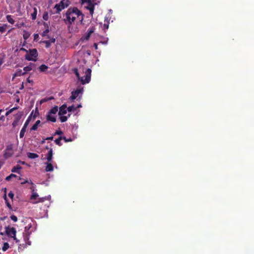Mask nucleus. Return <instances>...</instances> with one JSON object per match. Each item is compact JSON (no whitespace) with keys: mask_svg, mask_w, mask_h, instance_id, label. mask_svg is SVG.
I'll use <instances>...</instances> for the list:
<instances>
[{"mask_svg":"<svg viewBox=\"0 0 254 254\" xmlns=\"http://www.w3.org/2000/svg\"><path fill=\"white\" fill-rule=\"evenodd\" d=\"M80 15H82V13L77 7H70L65 13L64 21L66 24H71Z\"/></svg>","mask_w":254,"mask_h":254,"instance_id":"nucleus-1","label":"nucleus"},{"mask_svg":"<svg viewBox=\"0 0 254 254\" xmlns=\"http://www.w3.org/2000/svg\"><path fill=\"white\" fill-rule=\"evenodd\" d=\"M74 73L76 75L77 78L80 81L82 84H85L86 83H88L90 82L91 79V70L90 68H88L86 69L85 71V74L83 77H80L79 75V73L78 71V69L77 68H74Z\"/></svg>","mask_w":254,"mask_h":254,"instance_id":"nucleus-2","label":"nucleus"},{"mask_svg":"<svg viewBox=\"0 0 254 254\" xmlns=\"http://www.w3.org/2000/svg\"><path fill=\"white\" fill-rule=\"evenodd\" d=\"M70 3L69 0H62L60 3L55 5L54 8L56 9L55 13H60L62 10L67 7Z\"/></svg>","mask_w":254,"mask_h":254,"instance_id":"nucleus-3","label":"nucleus"},{"mask_svg":"<svg viewBox=\"0 0 254 254\" xmlns=\"http://www.w3.org/2000/svg\"><path fill=\"white\" fill-rule=\"evenodd\" d=\"M38 55V52L36 49H29L28 52L25 55V58L28 61H36Z\"/></svg>","mask_w":254,"mask_h":254,"instance_id":"nucleus-4","label":"nucleus"},{"mask_svg":"<svg viewBox=\"0 0 254 254\" xmlns=\"http://www.w3.org/2000/svg\"><path fill=\"white\" fill-rule=\"evenodd\" d=\"M5 229V234L7 236L13 238L14 240H15L16 242H18L19 241L16 237V231L15 228L11 227L8 226H6Z\"/></svg>","mask_w":254,"mask_h":254,"instance_id":"nucleus-5","label":"nucleus"},{"mask_svg":"<svg viewBox=\"0 0 254 254\" xmlns=\"http://www.w3.org/2000/svg\"><path fill=\"white\" fill-rule=\"evenodd\" d=\"M13 145L12 144H9L6 146V148L4 151L3 157L7 159L11 157L14 154Z\"/></svg>","mask_w":254,"mask_h":254,"instance_id":"nucleus-6","label":"nucleus"},{"mask_svg":"<svg viewBox=\"0 0 254 254\" xmlns=\"http://www.w3.org/2000/svg\"><path fill=\"white\" fill-rule=\"evenodd\" d=\"M83 92V88H78L75 91L71 92V95L70 97V99L72 101L75 99L80 94L81 95Z\"/></svg>","mask_w":254,"mask_h":254,"instance_id":"nucleus-7","label":"nucleus"},{"mask_svg":"<svg viewBox=\"0 0 254 254\" xmlns=\"http://www.w3.org/2000/svg\"><path fill=\"white\" fill-rule=\"evenodd\" d=\"M36 69L37 67L36 64L32 63H30L28 65L25 66L23 68V70L25 71L26 73L31 70H35Z\"/></svg>","mask_w":254,"mask_h":254,"instance_id":"nucleus-8","label":"nucleus"},{"mask_svg":"<svg viewBox=\"0 0 254 254\" xmlns=\"http://www.w3.org/2000/svg\"><path fill=\"white\" fill-rule=\"evenodd\" d=\"M56 39L54 38L50 39L49 40H45L41 41V43H44L45 44V47L49 48L51 46L52 43H55Z\"/></svg>","mask_w":254,"mask_h":254,"instance_id":"nucleus-9","label":"nucleus"},{"mask_svg":"<svg viewBox=\"0 0 254 254\" xmlns=\"http://www.w3.org/2000/svg\"><path fill=\"white\" fill-rule=\"evenodd\" d=\"M67 107L65 104L63 105L59 108V116L64 115L67 113Z\"/></svg>","mask_w":254,"mask_h":254,"instance_id":"nucleus-10","label":"nucleus"},{"mask_svg":"<svg viewBox=\"0 0 254 254\" xmlns=\"http://www.w3.org/2000/svg\"><path fill=\"white\" fill-rule=\"evenodd\" d=\"M81 3H84L85 2L88 3V6L87 8L89 9L90 8H94V4L92 2L91 0H81Z\"/></svg>","mask_w":254,"mask_h":254,"instance_id":"nucleus-11","label":"nucleus"},{"mask_svg":"<svg viewBox=\"0 0 254 254\" xmlns=\"http://www.w3.org/2000/svg\"><path fill=\"white\" fill-rule=\"evenodd\" d=\"M47 165L45 167V171L46 172H52L54 170V167L53 165L51 162H48L46 163Z\"/></svg>","mask_w":254,"mask_h":254,"instance_id":"nucleus-12","label":"nucleus"},{"mask_svg":"<svg viewBox=\"0 0 254 254\" xmlns=\"http://www.w3.org/2000/svg\"><path fill=\"white\" fill-rule=\"evenodd\" d=\"M53 149L51 148L47 155V159L48 162H51L53 158Z\"/></svg>","mask_w":254,"mask_h":254,"instance_id":"nucleus-13","label":"nucleus"},{"mask_svg":"<svg viewBox=\"0 0 254 254\" xmlns=\"http://www.w3.org/2000/svg\"><path fill=\"white\" fill-rule=\"evenodd\" d=\"M47 120L48 121H51L53 123H55L56 122V118L55 116H53L52 114H48L47 115Z\"/></svg>","mask_w":254,"mask_h":254,"instance_id":"nucleus-14","label":"nucleus"},{"mask_svg":"<svg viewBox=\"0 0 254 254\" xmlns=\"http://www.w3.org/2000/svg\"><path fill=\"white\" fill-rule=\"evenodd\" d=\"M21 169H22V167L20 165H17L12 168V169H11V172L19 174L20 173L19 170Z\"/></svg>","mask_w":254,"mask_h":254,"instance_id":"nucleus-15","label":"nucleus"},{"mask_svg":"<svg viewBox=\"0 0 254 254\" xmlns=\"http://www.w3.org/2000/svg\"><path fill=\"white\" fill-rule=\"evenodd\" d=\"M27 157L30 159H35L38 158L39 155L35 153L28 152L27 153Z\"/></svg>","mask_w":254,"mask_h":254,"instance_id":"nucleus-16","label":"nucleus"},{"mask_svg":"<svg viewBox=\"0 0 254 254\" xmlns=\"http://www.w3.org/2000/svg\"><path fill=\"white\" fill-rule=\"evenodd\" d=\"M58 111V107L57 106H55L50 110L48 113L50 114H56L57 113Z\"/></svg>","mask_w":254,"mask_h":254,"instance_id":"nucleus-17","label":"nucleus"},{"mask_svg":"<svg viewBox=\"0 0 254 254\" xmlns=\"http://www.w3.org/2000/svg\"><path fill=\"white\" fill-rule=\"evenodd\" d=\"M41 121L40 120H37L35 124L31 128V130H36L37 129L38 127L40 124Z\"/></svg>","mask_w":254,"mask_h":254,"instance_id":"nucleus-18","label":"nucleus"},{"mask_svg":"<svg viewBox=\"0 0 254 254\" xmlns=\"http://www.w3.org/2000/svg\"><path fill=\"white\" fill-rule=\"evenodd\" d=\"M33 12L31 13V18L32 20H35L37 17V10L36 7L33 8Z\"/></svg>","mask_w":254,"mask_h":254,"instance_id":"nucleus-19","label":"nucleus"},{"mask_svg":"<svg viewBox=\"0 0 254 254\" xmlns=\"http://www.w3.org/2000/svg\"><path fill=\"white\" fill-rule=\"evenodd\" d=\"M30 189L32 190V194L31 196V199H36L38 196V195L36 192H34V188H30Z\"/></svg>","mask_w":254,"mask_h":254,"instance_id":"nucleus-20","label":"nucleus"},{"mask_svg":"<svg viewBox=\"0 0 254 254\" xmlns=\"http://www.w3.org/2000/svg\"><path fill=\"white\" fill-rule=\"evenodd\" d=\"M6 19H7V21L9 23H10V24H13L14 23L15 21L13 19V18H12L11 15H6Z\"/></svg>","mask_w":254,"mask_h":254,"instance_id":"nucleus-21","label":"nucleus"},{"mask_svg":"<svg viewBox=\"0 0 254 254\" xmlns=\"http://www.w3.org/2000/svg\"><path fill=\"white\" fill-rule=\"evenodd\" d=\"M26 130V128H25V127H22V129L20 130V133H19L20 138L23 137V136H24Z\"/></svg>","mask_w":254,"mask_h":254,"instance_id":"nucleus-22","label":"nucleus"},{"mask_svg":"<svg viewBox=\"0 0 254 254\" xmlns=\"http://www.w3.org/2000/svg\"><path fill=\"white\" fill-rule=\"evenodd\" d=\"M48 68V66L45 64H42L39 67V69L41 72L45 71Z\"/></svg>","mask_w":254,"mask_h":254,"instance_id":"nucleus-23","label":"nucleus"},{"mask_svg":"<svg viewBox=\"0 0 254 254\" xmlns=\"http://www.w3.org/2000/svg\"><path fill=\"white\" fill-rule=\"evenodd\" d=\"M61 140H62V136H60L58 138L55 140V142L57 145L61 146L62 145V143L61 141Z\"/></svg>","mask_w":254,"mask_h":254,"instance_id":"nucleus-24","label":"nucleus"},{"mask_svg":"<svg viewBox=\"0 0 254 254\" xmlns=\"http://www.w3.org/2000/svg\"><path fill=\"white\" fill-rule=\"evenodd\" d=\"M22 116V113L20 112L18 114H17L15 115L14 120L17 121V122H19V120L21 118V117Z\"/></svg>","mask_w":254,"mask_h":254,"instance_id":"nucleus-25","label":"nucleus"},{"mask_svg":"<svg viewBox=\"0 0 254 254\" xmlns=\"http://www.w3.org/2000/svg\"><path fill=\"white\" fill-rule=\"evenodd\" d=\"M94 31H95L94 27L92 26L88 29L87 33L91 36V34L94 33Z\"/></svg>","mask_w":254,"mask_h":254,"instance_id":"nucleus-26","label":"nucleus"},{"mask_svg":"<svg viewBox=\"0 0 254 254\" xmlns=\"http://www.w3.org/2000/svg\"><path fill=\"white\" fill-rule=\"evenodd\" d=\"M16 177H17V176L16 175L13 174H11L10 175H9L8 176L6 177L5 180L7 181H9L10 180H11V179L12 178H15Z\"/></svg>","mask_w":254,"mask_h":254,"instance_id":"nucleus-27","label":"nucleus"},{"mask_svg":"<svg viewBox=\"0 0 254 254\" xmlns=\"http://www.w3.org/2000/svg\"><path fill=\"white\" fill-rule=\"evenodd\" d=\"M9 244L8 243H4L2 248V251L4 252L6 251L9 248Z\"/></svg>","mask_w":254,"mask_h":254,"instance_id":"nucleus-28","label":"nucleus"},{"mask_svg":"<svg viewBox=\"0 0 254 254\" xmlns=\"http://www.w3.org/2000/svg\"><path fill=\"white\" fill-rule=\"evenodd\" d=\"M25 74H26V73H25V71L24 72H22L21 69H18L16 72V75H18V76L24 75Z\"/></svg>","mask_w":254,"mask_h":254,"instance_id":"nucleus-29","label":"nucleus"},{"mask_svg":"<svg viewBox=\"0 0 254 254\" xmlns=\"http://www.w3.org/2000/svg\"><path fill=\"white\" fill-rule=\"evenodd\" d=\"M4 200L5 201V203H6V205H7V206L10 209H12V207H11V204H10V203L8 201L7 199V198H6V194L4 195Z\"/></svg>","mask_w":254,"mask_h":254,"instance_id":"nucleus-30","label":"nucleus"},{"mask_svg":"<svg viewBox=\"0 0 254 254\" xmlns=\"http://www.w3.org/2000/svg\"><path fill=\"white\" fill-rule=\"evenodd\" d=\"M43 18L44 20L47 21L49 19V15L48 12H45L43 15Z\"/></svg>","mask_w":254,"mask_h":254,"instance_id":"nucleus-31","label":"nucleus"},{"mask_svg":"<svg viewBox=\"0 0 254 254\" xmlns=\"http://www.w3.org/2000/svg\"><path fill=\"white\" fill-rule=\"evenodd\" d=\"M67 110L69 112H71L73 111L76 110V108H75L73 105H72L67 108Z\"/></svg>","mask_w":254,"mask_h":254,"instance_id":"nucleus-32","label":"nucleus"},{"mask_svg":"<svg viewBox=\"0 0 254 254\" xmlns=\"http://www.w3.org/2000/svg\"><path fill=\"white\" fill-rule=\"evenodd\" d=\"M60 121L62 123L65 122L67 120V117L64 116H61L60 117Z\"/></svg>","mask_w":254,"mask_h":254,"instance_id":"nucleus-33","label":"nucleus"},{"mask_svg":"<svg viewBox=\"0 0 254 254\" xmlns=\"http://www.w3.org/2000/svg\"><path fill=\"white\" fill-rule=\"evenodd\" d=\"M44 25H47L48 26V24L47 23H46L45 22L44 23ZM49 32V28H48V26H47V28L43 32V34H42V36H45L47 35V34Z\"/></svg>","mask_w":254,"mask_h":254,"instance_id":"nucleus-34","label":"nucleus"},{"mask_svg":"<svg viewBox=\"0 0 254 254\" xmlns=\"http://www.w3.org/2000/svg\"><path fill=\"white\" fill-rule=\"evenodd\" d=\"M30 120H31L30 116H29L28 118V119H27V120L26 121L25 123H24V125L23 127H25V128H27V126L30 121Z\"/></svg>","mask_w":254,"mask_h":254,"instance_id":"nucleus-35","label":"nucleus"},{"mask_svg":"<svg viewBox=\"0 0 254 254\" xmlns=\"http://www.w3.org/2000/svg\"><path fill=\"white\" fill-rule=\"evenodd\" d=\"M90 35H89L88 34L86 33V35L84 36V37H82L81 39L82 40H88L90 37Z\"/></svg>","mask_w":254,"mask_h":254,"instance_id":"nucleus-36","label":"nucleus"},{"mask_svg":"<svg viewBox=\"0 0 254 254\" xmlns=\"http://www.w3.org/2000/svg\"><path fill=\"white\" fill-rule=\"evenodd\" d=\"M62 139L64 140L65 142H71L72 139L71 138H66L65 136H62Z\"/></svg>","mask_w":254,"mask_h":254,"instance_id":"nucleus-37","label":"nucleus"},{"mask_svg":"<svg viewBox=\"0 0 254 254\" xmlns=\"http://www.w3.org/2000/svg\"><path fill=\"white\" fill-rule=\"evenodd\" d=\"M18 122L14 120L12 124L13 127H16L18 125Z\"/></svg>","mask_w":254,"mask_h":254,"instance_id":"nucleus-38","label":"nucleus"},{"mask_svg":"<svg viewBox=\"0 0 254 254\" xmlns=\"http://www.w3.org/2000/svg\"><path fill=\"white\" fill-rule=\"evenodd\" d=\"M10 218L14 222H16L17 221V218L15 215H12L10 216Z\"/></svg>","mask_w":254,"mask_h":254,"instance_id":"nucleus-39","label":"nucleus"},{"mask_svg":"<svg viewBox=\"0 0 254 254\" xmlns=\"http://www.w3.org/2000/svg\"><path fill=\"white\" fill-rule=\"evenodd\" d=\"M63 133V132L61 130H57L55 133H54V135H61Z\"/></svg>","mask_w":254,"mask_h":254,"instance_id":"nucleus-40","label":"nucleus"},{"mask_svg":"<svg viewBox=\"0 0 254 254\" xmlns=\"http://www.w3.org/2000/svg\"><path fill=\"white\" fill-rule=\"evenodd\" d=\"M5 26H0V32H3L5 31Z\"/></svg>","mask_w":254,"mask_h":254,"instance_id":"nucleus-41","label":"nucleus"},{"mask_svg":"<svg viewBox=\"0 0 254 254\" xmlns=\"http://www.w3.org/2000/svg\"><path fill=\"white\" fill-rule=\"evenodd\" d=\"M8 195L10 198L13 199L14 197V193L12 191H10L8 193Z\"/></svg>","mask_w":254,"mask_h":254,"instance_id":"nucleus-42","label":"nucleus"},{"mask_svg":"<svg viewBox=\"0 0 254 254\" xmlns=\"http://www.w3.org/2000/svg\"><path fill=\"white\" fill-rule=\"evenodd\" d=\"M31 227V224H29L28 226H26L25 227V231H28L30 229Z\"/></svg>","mask_w":254,"mask_h":254,"instance_id":"nucleus-43","label":"nucleus"},{"mask_svg":"<svg viewBox=\"0 0 254 254\" xmlns=\"http://www.w3.org/2000/svg\"><path fill=\"white\" fill-rule=\"evenodd\" d=\"M103 28L104 30H107L109 28V25L108 24H104L103 25Z\"/></svg>","mask_w":254,"mask_h":254,"instance_id":"nucleus-44","label":"nucleus"},{"mask_svg":"<svg viewBox=\"0 0 254 254\" xmlns=\"http://www.w3.org/2000/svg\"><path fill=\"white\" fill-rule=\"evenodd\" d=\"M88 10L90 11V13L92 14L94 12V8H90Z\"/></svg>","mask_w":254,"mask_h":254,"instance_id":"nucleus-45","label":"nucleus"},{"mask_svg":"<svg viewBox=\"0 0 254 254\" xmlns=\"http://www.w3.org/2000/svg\"><path fill=\"white\" fill-rule=\"evenodd\" d=\"M18 109V107H13L12 108H11V109H10V112H12L13 111H14V110H16Z\"/></svg>","mask_w":254,"mask_h":254,"instance_id":"nucleus-46","label":"nucleus"},{"mask_svg":"<svg viewBox=\"0 0 254 254\" xmlns=\"http://www.w3.org/2000/svg\"><path fill=\"white\" fill-rule=\"evenodd\" d=\"M28 183L30 184L31 185H32V187L31 188H34L35 185L33 183L31 180H30L29 181L28 180Z\"/></svg>","mask_w":254,"mask_h":254,"instance_id":"nucleus-47","label":"nucleus"},{"mask_svg":"<svg viewBox=\"0 0 254 254\" xmlns=\"http://www.w3.org/2000/svg\"><path fill=\"white\" fill-rule=\"evenodd\" d=\"M46 199V197L40 198L38 202H43Z\"/></svg>","mask_w":254,"mask_h":254,"instance_id":"nucleus-48","label":"nucleus"},{"mask_svg":"<svg viewBox=\"0 0 254 254\" xmlns=\"http://www.w3.org/2000/svg\"><path fill=\"white\" fill-rule=\"evenodd\" d=\"M29 36V34H24L23 35V38L24 39H27Z\"/></svg>","mask_w":254,"mask_h":254,"instance_id":"nucleus-49","label":"nucleus"},{"mask_svg":"<svg viewBox=\"0 0 254 254\" xmlns=\"http://www.w3.org/2000/svg\"><path fill=\"white\" fill-rule=\"evenodd\" d=\"M18 163H20V164H21L22 165H25L26 164V162H25L22 161H21V160H19L18 161Z\"/></svg>","mask_w":254,"mask_h":254,"instance_id":"nucleus-50","label":"nucleus"},{"mask_svg":"<svg viewBox=\"0 0 254 254\" xmlns=\"http://www.w3.org/2000/svg\"><path fill=\"white\" fill-rule=\"evenodd\" d=\"M93 46L95 50L98 49V44L96 43H94L93 44Z\"/></svg>","mask_w":254,"mask_h":254,"instance_id":"nucleus-51","label":"nucleus"},{"mask_svg":"<svg viewBox=\"0 0 254 254\" xmlns=\"http://www.w3.org/2000/svg\"><path fill=\"white\" fill-rule=\"evenodd\" d=\"M39 37V35L38 34H34V40L37 39Z\"/></svg>","mask_w":254,"mask_h":254,"instance_id":"nucleus-52","label":"nucleus"},{"mask_svg":"<svg viewBox=\"0 0 254 254\" xmlns=\"http://www.w3.org/2000/svg\"><path fill=\"white\" fill-rule=\"evenodd\" d=\"M27 82H28V83H33V80L30 79V78L28 77V78H27Z\"/></svg>","mask_w":254,"mask_h":254,"instance_id":"nucleus-53","label":"nucleus"},{"mask_svg":"<svg viewBox=\"0 0 254 254\" xmlns=\"http://www.w3.org/2000/svg\"><path fill=\"white\" fill-rule=\"evenodd\" d=\"M53 136L48 137L46 138H45V140H53Z\"/></svg>","mask_w":254,"mask_h":254,"instance_id":"nucleus-54","label":"nucleus"},{"mask_svg":"<svg viewBox=\"0 0 254 254\" xmlns=\"http://www.w3.org/2000/svg\"><path fill=\"white\" fill-rule=\"evenodd\" d=\"M27 183H28V180H25L24 181L21 183V185H24Z\"/></svg>","mask_w":254,"mask_h":254,"instance_id":"nucleus-55","label":"nucleus"},{"mask_svg":"<svg viewBox=\"0 0 254 254\" xmlns=\"http://www.w3.org/2000/svg\"><path fill=\"white\" fill-rule=\"evenodd\" d=\"M20 50H21V51H25V52H26L27 53L28 52V50H26L25 49H24V48H21L20 49Z\"/></svg>","mask_w":254,"mask_h":254,"instance_id":"nucleus-56","label":"nucleus"},{"mask_svg":"<svg viewBox=\"0 0 254 254\" xmlns=\"http://www.w3.org/2000/svg\"><path fill=\"white\" fill-rule=\"evenodd\" d=\"M10 113H11V112H10V110H8V111H7L5 113V116H7L9 114H10Z\"/></svg>","mask_w":254,"mask_h":254,"instance_id":"nucleus-57","label":"nucleus"},{"mask_svg":"<svg viewBox=\"0 0 254 254\" xmlns=\"http://www.w3.org/2000/svg\"><path fill=\"white\" fill-rule=\"evenodd\" d=\"M5 218H6V217H3V218H0V219L1 220H4Z\"/></svg>","mask_w":254,"mask_h":254,"instance_id":"nucleus-58","label":"nucleus"},{"mask_svg":"<svg viewBox=\"0 0 254 254\" xmlns=\"http://www.w3.org/2000/svg\"><path fill=\"white\" fill-rule=\"evenodd\" d=\"M18 75H16V72L13 74V78L15 77L16 76H18Z\"/></svg>","mask_w":254,"mask_h":254,"instance_id":"nucleus-59","label":"nucleus"},{"mask_svg":"<svg viewBox=\"0 0 254 254\" xmlns=\"http://www.w3.org/2000/svg\"><path fill=\"white\" fill-rule=\"evenodd\" d=\"M45 139H43V140H42V141H41V143H42V144L44 143H45Z\"/></svg>","mask_w":254,"mask_h":254,"instance_id":"nucleus-60","label":"nucleus"},{"mask_svg":"<svg viewBox=\"0 0 254 254\" xmlns=\"http://www.w3.org/2000/svg\"><path fill=\"white\" fill-rule=\"evenodd\" d=\"M24 88L23 83L22 84L21 87L20 88V89H22Z\"/></svg>","mask_w":254,"mask_h":254,"instance_id":"nucleus-61","label":"nucleus"},{"mask_svg":"<svg viewBox=\"0 0 254 254\" xmlns=\"http://www.w3.org/2000/svg\"><path fill=\"white\" fill-rule=\"evenodd\" d=\"M80 107H81V105H78L77 106V107H76V109H77V108H80Z\"/></svg>","mask_w":254,"mask_h":254,"instance_id":"nucleus-62","label":"nucleus"},{"mask_svg":"<svg viewBox=\"0 0 254 254\" xmlns=\"http://www.w3.org/2000/svg\"><path fill=\"white\" fill-rule=\"evenodd\" d=\"M0 235H3L4 233L3 232H0Z\"/></svg>","mask_w":254,"mask_h":254,"instance_id":"nucleus-63","label":"nucleus"},{"mask_svg":"<svg viewBox=\"0 0 254 254\" xmlns=\"http://www.w3.org/2000/svg\"><path fill=\"white\" fill-rule=\"evenodd\" d=\"M46 149H49V147H48V146H46Z\"/></svg>","mask_w":254,"mask_h":254,"instance_id":"nucleus-64","label":"nucleus"}]
</instances>
